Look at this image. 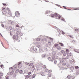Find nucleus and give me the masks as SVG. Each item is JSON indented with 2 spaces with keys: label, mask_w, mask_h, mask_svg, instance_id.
<instances>
[{
  "label": "nucleus",
  "mask_w": 79,
  "mask_h": 79,
  "mask_svg": "<svg viewBox=\"0 0 79 79\" xmlns=\"http://www.w3.org/2000/svg\"><path fill=\"white\" fill-rule=\"evenodd\" d=\"M41 76H44V72H41V73L40 74Z\"/></svg>",
  "instance_id": "a211bd4d"
},
{
  "label": "nucleus",
  "mask_w": 79,
  "mask_h": 79,
  "mask_svg": "<svg viewBox=\"0 0 79 79\" xmlns=\"http://www.w3.org/2000/svg\"><path fill=\"white\" fill-rule=\"evenodd\" d=\"M13 39H15L16 38V36L15 35L13 36Z\"/></svg>",
  "instance_id": "3c124183"
},
{
  "label": "nucleus",
  "mask_w": 79,
  "mask_h": 79,
  "mask_svg": "<svg viewBox=\"0 0 79 79\" xmlns=\"http://www.w3.org/2000/svg\"><path fill=\"white\" fill-rule=\"evenodd\" d=\"M15 15H20V14L19 13L18 11L16 12H15Z\"/></svg>",
  "instance_id": "4be33fe9"
},
{
  "label": "nucleus",
  "mask_w": 79,
  "mask_h": 79,
  "mask_svg": "<svg viewBox=\"0 0 79 79\" xmlns=\"http://www.w3.org/2000/svg\"><path fill=\"white\" fill-rule=\"evenodd\" d=\"M55 58V56L54 55H52V60H54Z\"/></svg>",
  "instance_id": "9b49d317"
},
{
  "label": "nucleus",
  "mask_w": 79,
  "mask_h": 79,
  "mask_svg": "<svg viewBox=\"0 0 79 79\" xmlns=\"http://www.w3.org/2000/svg\"><path fill=\"white\" fill-rule=\"evenodd\" d=\"M57 48L58 50H60V49H61V47L60 46H58L57 47Z\"/></svg>",
  "instance_id": "bb28decb"
},
{
  "label": "nucleus",
  "mask_w": 79,
  "mask_h": 79,
  "mask_svg": "<svg viewBox=\"0 0 79 79\" xmlns=\"http://www.w3.org/2000/svg\"><path fill=\"white\" fill-rule=\"evenodd\" d=\"M66 52H67V53H69V50L68 49H66Z\"/></svg>",
  "instance_id": "58836bf2"
},
{
  "label": "nucleus",
  "mask_w": 79,
  "mask_h": 79,
  "mask_svg": "<svg viewBox=\"0 0 79 79\" xmlns=\"http://www.w3.org/2000/svg\"><path fill=\"white\" fill-rule=\"evenodd\" d=\"M40 37H41V39H42L43 40L44 39V40H45H45H47V39H45V37H44V36H42V35H40Z\"/></svg>",
  "instance_id": "39448f33"
},
{
  "label": "nucleus",
  "mask_w": 79,
  "mask_h": 79,
  "mask_svg": "<svg viewBox=\"0 0 79 79\" xmlns=\"http://www.w3.org/2000/svg\"><path fill=\"white\" fill-rule=\"evenodd\" d=\"M31 73H32V72H30L28 73V75H30V74H31Z\"/></svg>",
  "instance_id": "ea45409f"
},
{
  "label": "nucleus",
  "mask_w": 79,
  "mask_h": 79,
  "mask_svg": "<svg viewBox=\"0 0 79 79\" xmlns=\"http://www.w3.org/2000/svg\"><path fill=\"white\" fill-rule=\"evenodd\" d=\"M62 32V34H63V35H64V32L63 31H61Z\"/></svg>",
  "instance_id": "13d9d810"
},
{
  "label": "nucleus",
  "mask_w": 79,
  "mask_h": 79,
  "mask_svg": "<svg viewBox=\"0 0 79 79\" xmlns=\"http://www.w3.org/2000/svg\"><path fill=\"white\" fill-rule=\"evenodd\" d=\"M58 33L59 34H61V31H60V30H58Z\"/></svg>",
  "instance_id": "412c9836"
},
{
  "label": "nucleus",
  "mask_w": 79,
  "mask_h": 79,
  "mask_svg": "<svg viewBox=\"0 0 79 79\" xmlns=\"http://www.w3.org/2000/svg\"><path fill=\"white\" fill-rule=\"evenodd\" d=\"M16 27H19V25H16Z\"/></svg>",
  "instance_id": "680f3d73"
},
{
  "label": "nucleus",
  "mask_w": 79,
  "mask_h": 79,
  "mask_svg": "<svg viewBox=\"0 0 79 79\" xmlns=\"http://www.w3.org/2000/svg\"><path fill=\"white\" fill-rule=\"evenodd\" d=\"M32 78H34L35 77V74H33L32 76Z\"/></svg>",
  "instance_id": "cd10ccee"
},
{
  "label": "nucleus",
  "mask_w": 79,
  "mask_h": 79,
  "mask_svg": "<svg viewBox=\"0 0 79 79\" xmlns=\"http://www.w3.org/2000/svg\"><path fill=\"white\" fill-rule=\"evenodd\" d=\"M25 64H26L27 65H28L29 64V63H27V62H25Z\"/></svg>",
  "instance_id": "4d7b16f0"
},
{
  "label": "nucleus",
  "mask_w": 79,
  "mask_h": 79,
  "mask_svg": "<svg viewBox=\"0 0 79 79\" xmlns=\"http://www.w3.org/2000/svg\"><path fill=\"white\" fill-rule=\"evenodd\" d=\"M16 34L17 35H19V34H20V33L19 32V31H17L16 33Z\"/></svg>",
  "instance_id": "1a4fd4ad"
},
{
  "label": "nucleus",
  "mask_w": 79,
  "mask_h": 79,
  "mask_svg": "<svg viewBox=\"0 0 79 79\" xmlns=\"http://www.w3.org/2000/svg\"><path fill=\"white\" fill-rule=\"evenodd\" d=\"M0 66L1 68H2L3 66V65L2 64Z\"/></svg>",
  "instance_id": "052dcab7"
},
{
  "label": "nucleus",
  "mask_w": 79,
  "mask_h": 79,
  "mask_svg": "<svg viewBox=\"0 0 79 79\" xmlns=\"http://www.w3.org/2000/svg\"><path fill=\"white\" fill-rule=\"evenodd\" d=\"M48 60L49 61H52V62H53V60L52 59V58H51V57H49L48 58Z\"/></svg>",
  "instance_id": "0eeeda50"
},
{
  "label": "nucleus",
  "mask_w": 79,
  "mask_h": 79,
  "mask_svg": "<svg viewBox=\"0 0 79 79\" xmlns=\"http://www.w3.org/2000/svg\"><path fill=\"white\" fill-rule=\"evenodd\" d=\"M59 44L61 46H63L64 45V44H63L61 43H60Z\"/></svg>",
  "instance_id": "72a5a7b5"
},
{
  "label": "nucleus",
  "mask_w": 79,
  "mask_h": 79,
  "mask_svg": "<svg viewBox=\"0 0 79 79\" xmlns=\"http://www.w3.org/2000/svg\"><path fill=\"white\" fill-rule=\"evenodd\" d=\"M62 65H63V66H65V65H66V64L65 63H63L62 64Z\"/></svg>",
  "instance_id": "bf43d9fd"
},
{
  "label": "nucleus",
  "mask_w": 79,
  "mask_h": 79,
  "mask_svg": "<svg viewBox=\"0 0 79 79\" xmlns=\"http://www.w3.org/2000/svg\"><path fill=\"white\" fill-rule=\"evenodd\" d=\"M19 72V69H17L15 71V73H18Z\"/></svg>",
  "instance_id": "2f4dec72"
},
{
  "label": "nucleus",
  "mask_w": 79,
  "mask_h": 79,
  "mask_svg": "<svg viewBox=\"0 0 79 79\" xmlns=\"http://www.w3.org/2000/svg\"><path fill=\"white\" fill-rule=\"evenodd\" d=\"M6 10H7V11H8V14L9 15H11V11H10V9H9V8H8L7 7L6 9Z\"/></svg>",
  "instance_id": "20e7f679"
},
{
  "label": "nucleus",
  "mask_w": 79,
  "mask_h": 79,
  "mask_svg": "<svg viewBox=\"0 0 79 79\" xmlns=\"http://www.w3.org/2000/svg\"><path fill=\"white\" fill-rule=\"evenodd\" d=\"M64 54H63V56H66V55H67V53L66 52H65L63 53Z\"/></svg>",
  "instance_id": "f8f14e48"
},
{
  "label": "nucleus",
  "mask_w": 79,
  "mask_h": 79,
  "mask_svg": "<svg viewBox=\"0 0 79 79\" xmlns=\"http://www.w3.org/2000/svg\"><path fill=\"white\" fill-rule=\"evenodd\" d=\"M19 37H18V35H16L15 36V40H18V39H19Z\"/></svg>",
  "instance_id": "dca6fc26"
},
{
  "label": "nucleus",
  "mask_w": 79,
  "mask_h": 79,
  "mask_svg": "<svg viewBox=\"0 0 79 79\" xmlns=\"http://www.w3.org/2000/svg\"><path fill=\"white\" fill-rule=\"evenodd\" d=\"M51 12H52V11L48 10L46 12V14H49V15H50L51 17L52 18H54V17H58V14H57V13H55V15L53 14H50Z\"/></svg>",
  "instance_id": "f257e3e1"
},
{
  "label": "nucleus",
  "mask_w": 79,
  "mask_h": 79,
  "mask_svg": "<svg viewBox=\"0 0 79 79\" xmlns=\"http://www.w3.org/2000/svg\"><path fill=\"white\" fill-rule=\"evenodd\" d=\"M75 69H78L79 67H78L77 66H76L75 67Z\"/></svg>",
  "instance_id": "de8ad7c7"
},
{
  "label": "nucleus",
  "mask_w": 79,
  "mask_h": 79,
  "mask_svg": "<svg viewBox=\"0 0 79 79\" xmlns=\"http://www.w3.org/2000/svg\"><path fill=\"white\" fill-rule=\"evenodd\" d=\"M33 64H32V63H31L29 65V66H32Z\"/></svg>",
  "instance_id": "c756f323"
},
{
  "label": "nucleus",
  "mask_w": 79,
  "mask_h": 79,
  "mask_svg": "<svg viewBox=\"0 0 79 79\" xmlns=\"http://www.w3.org/2000/svg\"><path fill=\"white\" fill-rule=\"evenodd\" d=\"M56 52L55 51H53L52 52V54L53 55H55Z\"/></svg>",
  "instance_id": "b1692460"
},
{
  "label": "nucleus",
  "mask_w": 79,
  "mask_h": 79,
  "mask_svg": "<svg viewBox=\"0 0 79 79\" xmlns=\"http://www.w3.org/2000/svg\"><path fill=\"white\" fill-rule=\"evenodd\" d=\"M51 44H52V42H48V45H51Z\"/></svg>",
  "instance_id": "7c9ffc66"
},
{
  "label": "nucleus",
  "mask_w": 79,
  "mask_h": 79,
  "mask_svg": "<svg viewBox=\"0 0 79 79\" xmlns=\"http://www.w3.org/2000/svg\"><path fill=\"white\" fill-rule=\"evenodd\" d=\"M70 69L71 71H73V70H74V67H71L70 68Z\"/></svg>",
  "instance_id": "a878e982"
},
{
  "label": "nucleus",
  "mask_w": 79,
  "mask_h": 79,
  "mask_svg": "<svg viewBox=\"0 0 79 79\" xmlns=\"http://www.w3.org/2000/svg\"><path fill=\"white\" fill-rule=\"evenodd\" d=\"M48 39H50V40H51V41L52 42L53 41V39H52V38L49 37H48Z\"/></svg>",
  "instance_id": "e433bc0d"
},
{
  "label": "nucleus",
  "mask_w": 79,
  "mask_h": 79,
  "mask_svg": "<svg viewBox=\"0 0 79 79\" xmlns=\"http://www.w3.org/2000/svg\"><path fill=\"white\" fill-rule=\"evenodd\" d=\"M23 72V70H19V74H22Z\"/></svg>",
  "instance_id": "ddd939ff"
},
{
  "label": "nucleus",
  "mask_w": 79,
  "mask_h": 79,
  "mask_svg": "<svg viewBox=\"0 0 79 79\" xmlns=\"http://www.w3.org/2000/svg\"><path fill=\"white\" fill-rule=\"evenodd\" d=\"M2 27H4V25L2 24Z\"/></svg>",
  "instance_id": "69168bd1"
},
{
  "label": "nucleus",
  "mask_w": 79,
  "mask_h": 79,
  "mask_svg": "<svg viewBox=\"0 0 79 79\" xmlns=\"http://www.w3.org/2000/svg\"><path fill=\"white\" fill-rule=\"evenodd\" d=\"M40 38H37L36 39V40L37 41H40Z\"/></svg>",
  "instance_id": "f704fd0d"
},
{
  "label": "nucleus",
  "mask_w": 79,
  "mask_h": 79,
  "mask_svg": "<svg viewBox=\"0 0 79 79\" xmlns=\"http://www.w3.org/2000/svg\"><path fill=\"white\" fill-rule=\"evenodd\" d=\"M15 16H16V17H18V18H19V17H20L19 15L18 14L17 15H16Z\"/></svg>",
  "instance_id": "a19ab883"
},
{
  "label": "nucleus",
  "mask_w": 79,
  "mask_h": 79,
  "mask_svg": "<svg viewBox=\"0 0 79 79\" xmlns=\"http://www.w3.org/2000/svg\"><path fill=\"white\" fill-rule=\"evenodd\" d=\"M40 45H38V47L37 46H34V51L35 52L38 53L39 52V48H40Z\"/></svg>",
  "instance_id": "f03ea898"
},
{
  "label": "nucleus",
  "mask_w": 79,
  "mask_h": 79,
  "mask_svg": "<svg viewBox=\"0 0 79 79\" xmlns=\"http://www.w3.org/2000/svg\"><path fill=\"white\" fill-rule=\"evenodd\" d=\"M34 47H31L30 48V50L32 52L33 51H34Z\"/></svg>",
  "instance_id": "6e6552de"
},
{
  "label": "nucleus",
  "mask_w": 79,
  "mask_h": 79,
  "mask_svg": "<svg viewBox=\"0 0 79 79\" xmlns=\"http://www.w3.org/2000/svg\"><path fill=\"white\" fill-rule=\"evenodd\" d=\"M69 36L70 38H72V39L73 38V35H69Z\"/></svg>",
  "instance_id": "a18cd8bd"
},
{
  "label": "nucleus",
  "mask_w": 79,
  "mask_h": 79,
  "mask_svg": "<svg viewBox=\"0 0 79 79\" xmlns=\"http://www.w3.org/2000/svg\"><path fill=\"white\" fill-rule=\"evenodd\" d=\"M73 76H71L70 75H68V76L67 77V78H68V79H71V78H73Z\"/></svg>",
  "instance_id": "423d86ee"
},
{
  "label": "nucleus",
  "mask_w": 79,
  "mask_h": 79,
  "mask_svg": "<svg viewBox=\"0 0 79 79\" xmlns=\"http://www.w3.org/2000/svg\"><path fill=\"white\" fill-rule=\"evenodd\" d=\"M44 50L45 51H48V48H44Z\"/></svg>",
  "instance_id": "5701e85b"
},
{
  "label": "nucleus",
  "mask_w": 79,
  "mask_h": 79,
  "mask_svg": "<svg viewBox=\"0 0 79 79\" xmlns=\"http://www.w3.org/2000/svg\"><path fill=\"white\" fill-rule=\"evenodd\" d=\"M72 42L74 43V42H75V40H72Z\"/></svg>",
  "instance_id": "e2e57ef3"
},
{
  "label": "nucleus",
  "mask_w": 79,
  "mask_h": 79,
  "mask_svg": "<svg viewBox=\"0 0 79 79\" xmlns=\"http://www.w3.org/2000/svg\"><path fill=\"white\" fill-rule=\"evenodd\" d=\"M43 68H44V69H45V68H46V66H45V65H43Z\"/></svg>",
  "instance_id": "79ce46f5"
},
{
  "label": "nucleus",
  "mask_w": 79,
  "mask_h": 79,
  "mask_svg": "<svg viewBox=\"0 0 79 79\" xmlns=\"http://www.w3.org/2000/svg\"><path fill=\"white\" fill-rule=\"evenodd\" d=\"M21 62H19V63L18 64L19 68V64H21Z\"/></svg>",
  "instance_id": "09e8293b"
},
{
  "label": "nucleus",
  "mask_w": 79,
  "mask_h": 79,
  "mask_svg": "<svg viewBox=\"0 0 79 79\" xmlns=\"http://www.w3.org/2000/svg\"><path fill=\"white\" fill-rule=\"evenodd\" d=\"M64 61L63 59H61L60 61V63H64Z\"/></svg>",
  "instance_id": "aec40b11"
},
{
  "label": "nucleus",
  "mask_w": 79,
  "mask_h": 79,
  "mask_svg": "<svg viewBox=\"0 0 79 79\" xmlns=\"http://www.w3.org/2000/svg\"><path fill=\"white\" fill-rule=\"evenodd\" d=\"M75 52H76L77 53H79V52H78V50L77 49H75L74 50Z\"/></svg>",
  "instance_id": "f3484780"
},
{
  "label": "nucleus",
  "mask_w": 79,
  "mask_h": 79,
  "mask_svg": "<svg viewBox=\"0 0 79 79\" xmlns=\"http://www.w3.org/2000/svg\"><path fill=\"white\" fill-rule=\"evenodd\" d=\"M69 62L71 64H72L73 63V61L72 60H69Z\"/></svg>",
  "instance_id": "393cba45"
},
{
  "label": "nucleus",
  "mask_w": 79,
  "mask_h": 79,
  "mask_svg": "<svg viewBox=\"0 0 79 79\" xmlns=\"http://www.w3.org/2000/svg\"><path fill=\"white\" fill-rule=\"evenodd\" d=\"M58 44H54V46L55 47H57V46H58Z\"/></svg>",
  "instance_id": "4c0bfd02"
},
{
  "label": "nucleus",
  "mask_w": 79,
  "mask_h": 79,
  "mask_svg": "<svg viewBox=\"0 0 79 79\" xmlns=\"http://www.w3.org/2000/svg\"><path fill=\"white\" fill-rule=\"evenodd\" d=\"M75 31H79V29H75Z\"/></svg>",
  "instance_id": "864d4df0"
},
{
  "label": "nucleus",
  "mask_w": 79,
  "mask_h": 79,
  "mask_svg": "<svg viewBox=\"0 0 79 79\" xmlns=\"http://www.w3.org/2000/svg\"><path fill=\"white\" fill-rule=\"evenodd\" d=\"M48 77H51V76H52V75L50 73L48 75Z\"/></svg>",
  "instance_id": "37998d69"
},
{
  "label": "nucleus",
  "mask_w": 79,
  "mask_h": 79,
  "mask_svg": "<svg viewBox=\"0 0 79 79\" xmlns=\"http://www.w3.org/2000/svg\"><path fill=\"white\" fill-rule=\"evenodd\" d=\"M0 76H3V73L2 72H0Z\"/></svg>",
  "instance_id": "6ab92c4d"
},
{
  "label": "nucleus",
  "mask_w": 79,
  "mask_h": 79,
  "mask_svg": "<svg viewBox=\"0 0 79 79\" xmlns=\"http://www.w3.org/2000/svg\"><path fill=\"white\" fill-rule=\"evenodd\" d=\"M2 5H4V6H6V4L2 3Z\"/></svg>",
  "instance_id": "0e129e2a"
},
{
  "label": "nucleus",
  "mask_w": 79,
  "mask_h": 79,
  "mask_svg": "<svg viewBox=\"0 0 79 79\" xmlns=\"http://www.w3.org/2000/svg\"><path fill=\"white\" fill-rule=\"evenodd\" d=\"M69 57H66V58H64V59L65 60H67V59H69Z\"/></svg>",
  "instance_id": "49530a36"
},
{
  "label": "nucleus",
  "mask_w": 79,
  "mask_h": 79,
  "mask_svg": "<svg viewBox=\"0 0 79 79\" xmlns=\"http://www.w3.org/2000/svg\"><path fill=\"white\" fill-rule=\"evenodd\" d=\"M60 52L61 53H64L65 52L63 50H61L60 51Z\"/></svg>",
  "instance_id": "c85d7f7f"
},
{
  "label": "nucleus",
  "mask_w": 79,
  "mask_h": 79,
  "mask_svg": "<svg viewBox=\"0 0 79 79\" xmlns=\"http://www.w3.org/2000/svg\"><path fill=\"white\" fill-rule=\"evenodd\" d=\"M54 63L55 64H56V63H57V61L56 60H55L54 61Z\"/></svg>",
  "instance_id": "473e14b6"
},
{
  "label": "nucleus",
  "mask_w": 79,
  "mask_h": 79,
  "mask_svg": "<svg viewBox=\"0 0 79 79\" xmlns=\"http://www.w3.org/2000/svg\"><path fill=\"white\" fill-rule=\"evenodd\" d=\"M61 18V16L60 15H59L58 16V18L59 19H60V18Z\"/></svg>",
  "instance_id": "5fc2aeb1"
},
{
  "label": "nucleus",
  "mask_w": 79,
  "mask_h": 79,
  "mask_svg": "<svg viewBox=\"0 0 79 79\" xmlns=\"http://www.w3.org/2000/svg\"><path fill=\"white\" fill-rule=\"evenodd\" d=\"M30 77H31V75H27L25 76V77H26V78H29Z\"/></svg>",
  "instance_id": "2eb2a0df"
},
{
  "label": "nucleus",
  "mask_w": 79,
  "mask_h": 79,
  "mask_svg": "<svg viewBox=\"0 0 79 79\" xmlns=\"http://www.w3.org/2000/svg\"><path fill=\"white\" fill-rule=\"evenodd\" d=\"M61 20H62V21H64V22H65L66 21H65V20H64V19H61Z\"/></svg>",
  "instance_id": "8fccbe9b"
},
{
  "label": "nucleus",
  "mask_w": 79,
  "mask_h": 79,
  "mask_svg": "<svg viewBox=\"0 0 79 79\" xmlns=\"http://www.w3.org/2000/svg\"><path fill=\"white\" fill-rule=\"evenodd\" d=\"M51 72H52V70H49L48 71V72L49 73H51Z\"/></svg>",
  "instance_id": "338daca9"
},
{
  "label": "nucleus",
  "mask_w": 79,
  "mask_h": 79,
  "mask_svg": "<svg viewBox=\"0 0 79 79\" xmlns=\"http://www.w3.org/2000/svg\"><path fill=\"white\" fill-rule=\"evenodd\" d=\"M74 10H79L78 8H75L73 9Z\"/></svg>",
  "instance_id": "603ef678"
},
{
  "label": "nucleus",
  "mask_w": 79,
  "mask_h": 79,
  "mask_svg": "<svg viewBox=\"0 0 79 79\" xmlns=\"http://www.w3.org/2000/svg\"><path fill=\"white\" fill-rule=\"evenodd\" d=\"M41 48L42 46L41 45H40V48H39V52L38 53H42V52H43L44 51H43V50Z\"/></svg>",
  "instance_id": "7ed1b4c3"
},
{
  "label": "nucleus",
  "mask_w": 79,
  "mask_h": 79,
  "mask_svg": "<svg viewBox=\"0 0 79 79\" xmlns=\"http://www.w3.org/2000/svg\"><path fill=\"white\" fill-rule=\"evenodd\" d=\"M46 56V54H44L42 55V58H45V56Z\"/></svg>",
  "instance_id": "4468645a"
},
{
  "label": "nucleus",
  "mask_w": 79,
  "mask_h": 79,
  "mask_svg": "<svg viewBox=\"0 0 79 79\" xmlns=\"http://www.w3.org/2000/svg\"><path fill=\"white\" fill-rule=\"evenodd\" d=\"M60 69L61 70H64V68L63 67H61Z\"/></svg>",
  "instance_id": "c03bdc74"
},
{
  "label": "nucleus",
  "mask_w": 79,
  "mask_h": 79,
  "mask_svg": "<svg viewBox=\"0 0 79 79\" xmlns=\"http://www.w3.org/2000/svg\"><path fill=\"white\" fill-rule=\"evenodd\" d=\"M13 72H14L13 71H11L10 73V74H11V75L13 74Z\"/></svg>",
  "instance_id": "c9c22d12"
},
{
  "label": "nucleus",
  "mask_w": 79,
  "mask_h": 79,
  "mask_svg": "<svg viewBox=\"0 0 79 79\" xmlns=\"http://www.w3.org/2000/svg\"><path fill=\"white\" fill-rule=\"evenodd\" d=\"M6 79H9V77H8V76L6 77Z\"/></svg>",
  "instance_id": "6e6d98bb"
},
{
  "label": "nucleus",
  "mask_w": 79,
  "mask_h": 79,
  "mask_svg": "<svg viewBox=\"0 0 79 79\" xmlns=\"http://www.w3.org/2000/svg\"><path fill=\"white\" fill-rule=\"evenodd\" d=\"M2 13H3V14H4V15H6V11L4 10V11H2Z\"/></svg>",
  "instance_id": "9d476101"
},
{
  "label": "nucleus",
  "mask_w": 79,
  "mask_h": 79,
  "mask_svg": "<svg viewBox=\"0 0 79 79\" xmlns=\"http://www.w3.org/2000/svg\"><path fill=\"white\" fill-rule=\"evenodd\" d=\"M56 5L57 6H59V7H60V5H59L58 4H56Z\"/></svg>",
  "instance_id": "774afa93"
}]
</instances>
